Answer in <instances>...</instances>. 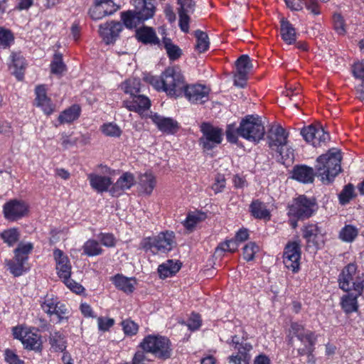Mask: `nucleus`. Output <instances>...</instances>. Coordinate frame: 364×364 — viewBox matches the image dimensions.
<instances>
[{"mask_svg":"<svg viewBox=\"0 0 364 364\" xmlns=\"http://www.w3.org/2000/svg\"><path fill=\"white\" fill-rule=\"evenodd\" d=\"M354 197V188L351 184H348L344 187L339 194V201L344 205L348 203Z\"/></svg>","mask_w":364,"mask_h":364,"instance_id":"5fc2aeb1","label":"nucleus"},{"mask_svg":"<svg viewBox=\"0 0 364 364\" xmlns=\"http://www.w3.org/2000/svg\"><path fill=\"white\" fill-rule=\"evenodd\" d=\"M239 127H237L235 124H229L226 129L227 139L230 143H236L238 139Z\"/></svg>","mask_w":364,"mask_h":364,"instance_id":"4d7b16f0","label":"nucleus"},{"mask_svg":"<svg viewBox=\"0 0 364 364\" xmlns=\"http://www.w3.org/2000/svg\"><path fill=\"white\" fill-rule=\"evenodd\" d=\"M33 249V245L30 242L20 243L15 250L16 259L27 260L28 255Z\"/></svg>","mask_w":364,"mask_h":364,"instance_id":"3c124183","label":"nucleus"},{"mask_svg":"<svg viewBox=\"0 0 364 364\" xmlns=\"http://www.w3.org/2000/svg\"><path fill=\"white\" fill-rule=\"evenodd\" d=\"M341 154L336 149H330L317 159L316 169L324 183H331L341 172Z\"/></svg>","mask_w":364,"mask_h":364,"instance_id":"7ed1b4c3","label":"nucleus"},{"mask_svg":"<svg viewBox=\"0 0 364 364\" xmlns=\"http://www.w3.org/2000/svg\"><path fill=\"white\" fill-rule=\"evenodd\" d=\"M301 256V245L296 241L289 242L285 246L283 252L284 266L293 272H297L300 268Z\"/></svg>","mask_w":364,"mask_h":364,"instance_id":"9b49d317","label":"nucleus"},{"mask_svg":"<svg viewBox=\"0 0 364 364\" xmlns=\"http://www.w3.org/2000/svg\"><path fill=\"white\" fill-rule=\"evenodd\" d=\"M12 63L9 68L12 73L16 77L21 80L23 77V71L25 69V59L19 53H12L11 55Z\"/></svg>","mask_w":364,"mask_h":364,"instance_id":"c9c22d12","label":"nucleus"},{"mask_svg":"<svg viewBox=\"0 0 364 364\" xmlns=\"http://www.w3.org/2000/svg\"><path fill=\"white\" fill-rule=\"evenodd\" d=\"M124 105L129 111L139 113L142 119L149 118V113L146 111L151 107V100L146 96L132 94L131 100L125 101Z\"/></svg>","mask_w":364,"mask_h":364,"instance_id":"ddd939ff","label":"nucleus"},{"mask_svg":"<svg viewBox=\"0 0 364 364\" xmlns=\"http://www.w3.org/2000/svg\"><path fill=\"white\" fill-rule=\"evenodd\" d=\"M195 36L196 38V48L197 50L200 53L206 51L210 44L208 35L201 31H196Z\"/></svg>","mask_w":364,"mask_h":364,"instance_id":"de8ad7c7","label":"nucleus"},{"mask_svg":"<svg viewBox=\"0 0 364 364\" xmlns=\"http://www.w3.org/2000/svg\"><path fill=\"white\" fill-rule=\"evenodd\" d=\"M179 5L178 14L179 16V27L185 33L189 31L190 15L195 10V2L193 0H177Z\"/></svg>","mask_w":364,"mask_h":364,"instance_id":"f3484780","label":"nucleus"},{"mask_svg":"<svg viewBox=\"0 0 364 364\" xmlns=\"http://www.w3.org/2000/svg\"><path fill=\"white\" fill-rule=\"evenodd\" d=\"M140 346L144 351L161 359H167L171 355L170 341L162 336L149 335L143 339Z\"/></svg>","mask_w":364,"mask_h":364,"instance_id":"39448f33","label":"nucleus"},{"mask_svg":"<svg viewBox=\"0 0 364 364\" xmlns=\"http://www.w3.org/2000/svg\"><path fill=\"white\" fill-rule=\"evenodd\" d=\"M87 141L88 137L85 134H79L78 136H75L73 132L71 134L63 132L59 139V144L64 149L75 146L77 142L85 144Z\"/></svg>","mask_w":364,"mask_h":364,"instance_id":"c85d7f7f","label":"nucleus"},{"mask_svg":"<svg viewBox=\"0 0 364 364\" xmlns=\"http://www.w3.org/2000/svg\"><path fill=\"white\" fill-rule=\"evenodd\" d=\"M14 338L21 341L25 348L35 351H41L42 341L40 335L28 328L17 326L13 328Z\"/></svg>","mask_w":364,"mask_h":364,"instance_id":"6e6552de","label":"nucleus"},{"mask_svg":"<svg viewBox=\"0 0 364 364\" xmlns=\"http://www.w3.org/2000/svg\"><path fill=\"white\" fill-rule=\"evenodd\" d=\"M301 134L304 139L314 146L321 145L329 139V134L326 132L321 126L309 125L301 129Z\"/></svg>","mask_w":364,"mask_h":364,"instance_id":"4468645a","label":"nucleus"},{"mask_svg":"<svg viewBox=\"0 0 364 364\" xmlns=\"http://www.w3.org/2000/svg\"><path fill=\"white\" fill-rule=\"evenodd\" d=\"M280 23V32L283 41L289 45H291L295 43L296 38V33L293 25L291 24L290 22L285 18H282Z\"/></svg>","mask_w":364,"mask_h":364,"instance_id":"473e14b6","label":"nucleus"},{"mask_svg":"<svg viewBox=\"0 0 364 364\" xmlns=\"http://www.w3.org/2000/svg\"><path fill=\"white\" fill-rule=\"evenodd\" d=\"M101 132L107 136L119 137L122 134L121 128L115 123H105L100 127Z\"/></svg>","mask_w":364,"mask_h":364,"instance_id":"09e8293b","label":"nucleus"},{"mask_svg":"<svg viewBox=\"0 0 364 364\" xmlns=\"http://www.w3.org/2000/svg\"><path fill=\"white\" fill-rule=\"evenodd\" d=\"M265 133L264 124L258 115H247L240 122L239 134L247 141L258 143Z\"/></svg>","mask_w":364,"mask_h":364,"instance_id":"20e7f679","label":"nucleus"},{"mask_svg":"<svg viewBox=\"0 0 364 364\" xmlns=\"http://www.w3.org/2000/svg\"><path fill=\"white\" fill-rule=\"evenodd\" d=\"M49 343L55 351L63 352L66 348L65 336L60 332H52L49 337Z\"/></svg>","mask_w":364,"mask_h":364,"instance_id":"58836bf2","label":"nucleus"},{"mask_svg":"<svg viewBox=\"0 0 364 364\" xmlns=\"http://www.w3.org/2000/svg\"><path fill=\"white\" fill-rule=\"evenodd\" d=\"M121 88L124 91H139L140 80L137 78L129 79L122 83Z\"/></svg>","mask_w":364,"mask_h":364,"instance_id":"13d9d810","label":"nucleus"},{"mask_svg":"<svg viewBox=\"0 0 364 364\" xmlns=\"http://www.w3.org/2000/svg\"><path fill=\"white\" fill-rule=\"evenodd\" d=\"M156 183V177L151 172H146L139 177V188L144 194L150 195L153 192Z\"/></svg>","mask_w":364,"mask_h":364,"instance_id":"c756f323","label":"nucleus"},{"mask_svg":"<svg viewBox=\"0 0 364 364\" xmlns=\"http://www.w3.org/2000/svg\"><path fill=\"white\" fill-rule=\"evenodd\" d=\"M50 70L51 73L55 75H62L66 71V66L60 53L55 54L50 63Z\"/></svg>","mask_w":364,"mask_h":364,"instance_id":"49530a36","label":"nucleus"},{"mask_svg":"<svg viewBox=\"0 0 364 364\" xmlns=\"http://www.w3.org/2000/svg\"><path fill=\"white\" fill-rule=\"evenodd\" d=\"M291 330L297 338L298 343L295 346L297 348L299 354L309 355L311 353L314 343L313 334L309 331L305 330L301 325L298 323H293L291 325Z\"/></svg>","mask_w":364,"mask_h":364,"instance_id":"9d476101","label":"nucleus"},{"mask_svg":"<svg viewBox=\"0 0 364 364\" xmlns=\"http://www.w3.org/2000/svg\"><path fill=\"white\" fill-rule=\"evenodd\" d=\"M314 170L306 166H299L294 168L292 178L299 182L308 183L313 182Z\"/></svg>","mask_w":364,"mask_h":364,"instance_id":"7c9ffc66","label":"nucleus"},{"mask_svg":"<svg viewBox=\"0 0 364 364\" xmlns=\"http://www.w3.org/2000/svg\"><path fill=\"white\" fill-rule=\"evenodd\" d=\"M200 131L203 135L200 139V144L204 150H211L222 142V129L208 123H203Z\"/></svg>","mask_w":364,"mask_h":364,"instance_id":"1a4fd4ad","label":"nucleus"},{"mask_svg":"<svg viewBox=\"0 0 364 364\" xmlns=\"http://www.w3.org/2000/svg\"><path fill=\"white\" fill-rule=\"evenodd\" d=\"M250 211L252 215L256 218L269 220L270 218L269 211L266 205L258 200L252 203Z\"/></svg>","mask_w":364,"mask_h":364,"instance_id":"ea45409f","label":"nucleus"},{"mask_svg":"<svg viewBox=\"0 0 364 364\" xmlns=\"http://www.w3.org/2000/svg\"><path fill=\"white\" fill-rule=\"evenodd\" d=\"M136 38L144 43L158 44L159 42L154 30L151 27H143L136 31Z\"/></svg>","mask_w":364,"mask_h":364,"instance_id":"4c0bfd02","label":"nucleus"},{"mask_svg":"<svg viewBox=\"0 0 364 364\" xmlns=\"http://www.w3.org/2000/svg\"><path fill=\"white\" fill-rule=\"evenodd\" d=\"M84 253L89 257H94L102 253L100 245L95 240H88L82 246Z\"/></svg>","mask_w":364,"mask_h":364,"instance_id":"a18cd8bd","label":"nucleus"},{"mask_svg":"<svg viewBox=\"0 0 364 364\" xmlns=\"http://www.w3.org/2000/svg\"><path fill=\"white\" fill-rule=\"evenodd\" d=\"M315 211V203L304 196L294 199L289 205L288 215L290 217V224L293 228L297 226V219H306L311 217Z\"/></svg>","mask_w":364,"mask_h":364,"instance_id":"423d86ee","label":"nucleus"},{"mask_svg":"<svg viewBox=\"0 0 364 364\" xmlns=\"http://www.w3.org/2000/svg\"><path fill=\"white\" fill-rule=\"evenodd\" d=\"M149 118L151 119L152 122L162 132L173 134L178 130V123L171 117H166L157 113L150 112Z\"/></svg>","mask_w":364,"mask_h":364,"instance_id":"aec40b11","label":"nucleus"},{"mask_svg":"<svg viewBox=\"0 0 364 364\" xmlns=\"http://www.w3.org/2000/svg\"><path fill=\"white\" fill-rule=\"evenodd\" d=\"M112 280L117 288L126 293L132 292L136 284V280L134 278L126 277L122 274L114 276Z\"/></svg>","mask_w":364,"mask_h":364,"instance_id":"2f4dec72","label":"nucleus"},{"mask_svg":"<svg viewBox=\"0 0 364 364\" xmlns=\"http://www.w3.org/2000/svg\"><path fill=\"white\" fill-rule=\"evenodd\" d=\"M288 133L279 124L273 125L268 133V144L272 149L279 150L280 148H284L288 143Z\"/></svg>","mask_w":364,"mask_h":364,"instance_id":"a211bd4d","label":"nucleus"},{"mask_svg":"<svg viewBox=\"0 0 364 364\" xmlns=\"http://www.w3.org/2000/svg\"><path fill=\"white\" fill-rule=\"evenodd\" d=\"M135 183V178L133 174L126 172L123 173L109 190L113 196H120L124 191L132 188Z\"/></svg>","mask_w":364,"mask_h":364,"instance_id":"b1692460","label":"nucleus"},{"mask_svg":"<svg viewBox=\"0 0 364 364\" xmlns=\"http://www.w3.org/2000/svg\"><path fill=\"white\" fill-rule=\"evenodd\" d=\"M28 205L23 200H11L4 205V214L10 220H18L27 215Z\"/></svg>","mask_w":364,"mask_h":364,"instance_id":"dca6fc26","label":"nucleus"},{"mask_svg":"<svg viewBox=\"0 0 364 364\" xmlns=\"http://www.w3.org/2000/svg\"><path fill=\"white\" fill-rule=\"evenodd\" d=\"M230 344L232 345L235 350H237V354H245V355L247 357V359H250L249 352L252 348V346L250 343L245 341H240L239 338L235 336L232 338L231 343H230Z\"/></svg>","mask_w":364,"mask_h":364,"instance_id":"79ce46f5","label":"nucleus"},{"mask_svg":"<svg viewBox=\"0 0 364 364\" xmlns=\"http://www.w3.org/2000/svg\"><path fill=\"white\" fill-rule=\"evenodd\" d=\"M148 80L157 91H203L205 89L201 84H187L181 71L175 68L166 69L161 78L151 76Z\"/></svg>","mask_w":364,"mask_h":364,"instance_id":"f03ea898","label":"nucleus"},{"mask_svg":"<svg viewBox=\"0 0 364 364\" xmlns=\"http://www.w3.org/2000/svg\"><path fill=\"white\" fill-rule=\"evenodd\" d=\"M134 5L144 20L152 18L155 14L154 0H134Z\"/></svg>","mask_w":364,"mask_h":364,"instance_id":"cd10ccee","label":"nucleus"},{"mask_svg":"<svg viewBox=\"0 0 364 364\" xmlns=\"http://www.w3.org/2000/svg\"><path fill=\"white\" fill-rule=\"evenodd\" d=\"M357 267L354 264H348L339 277V286L346 291L353 289L358 294H348L342 297L341 306L347 314L358 309L357 298L364 291V275L358 274Z\"/></svg>","mask_w":364,"mask_h":364,"instance_id":"f257e3e1","label":"nucleus"},{"mask_svg":"<svg viewBox=\"0 0 364 364\" xmlns=\"http://www.w3.org/2000/svg\"><path fill=\"white\" fill-rule=\"evenodd\" d=\"M141 15L135 11H127L121 14V19L124 25L129 29L136 28L145 20L142 19Z\"/></svg>","mask_w":364,"mask_h":364,"instance_id":"f704fd0d","label":"nucleus"},{"mask_svg":"<svg viewBox=\"0 0 364 364\" xmlns=\"http://www.w3.org/2000/svg\"><path fill=\"white\" fill-rule=\"evenodd\" d=\"M5 360L9 364H23V360H21L18 356L11 350L6 349L4 353Z\"/></svg>","mask_w":364,"mask_h":364,"instance_id":"69168bd1","label":"nucleus"},{"mask_svg":"<svg viewBox=\"0 0 364 364\" xmlns=\"http://www.w3.org/2000/svg\"><path fill=\"white\" fill-rule=\"evenodd\" d=\"M122 327L126 335H135L139 329L138 325L132 320H125L122 322Z\"/></svg>","mask_w":364,"mask_h":364,"instance_id":"bf43d9fd","label":"nucleus"},{"mask_svg":"<svg viewBox=\"0 0 364 364\" xmlns=\"http://www.w3.org/2000/svg\"><path fill=\"white\" fill-rule=\"evenodd\" d=\"M181 268V263L178 261L168 260L160 264L158 272L161 277L166 278L175 274Z\"/></svg>","mask_w":364,"mask_h":364,"instance_id":"e433bc0d","label":"nucleus"},{"mask_svg":"<svg viewBox=\"0 0 364 364\" xmlns=\"http://www.w3.org/2000/svg\"><path fill=\"white\" fill-rule=\"evenodd\" d=\"M201 326V319L198 314H192L187 322V326L191 331L198 330Z\"/></svg>","mask_w":364,"mask_h":364,"instance_id":"680f3d73","label":"nucleus"},{"mask_svg":"<svg viewBox=\"0 0 364 364\" xmlns=\"http://www.w3.org/2000/svg\"><path fill=\"white\" fill-rule=\"evenodd\" d=\"M334 28L338 33L344 34L346 32L344 21L339 14H335L333 17Z\"/></svg>","mask_w":364,"mask_h":364,"instance_id":"0e129e2a","label":"nucleus"},{"mask_svg":"<svg viewBox=\"0 0 364 364\" xmlns=\"http://www.w3.org/2000/svg\"><path fill=\"white\" fill-rule=\"evenodd\" d=\"M3 240L9 246L14 245L18 240V232L15 228L4 230L1 234Z\"/></svg>","mask_w":364,"mask_h":364,"instance_id":"603ef678","label":"nucleus"},{"mask_svg":"<svg viewBox=\"0 0 364 364\" xmlns=\"http://www.w3.org/2000/svg\"><path fill=\"white\" fill-rule=\"evenodd\" d=\"M119 6L112 0H96V3L90 9L89 14L94 20H100L107 16L113 14Z\"/></svg>","mask_w":364,"mask_h":364,"instance_id":"2eb2a0df","label":"nucleus"},{"mask_svg":"<svg viewBox=\"0 0 364 364\" xmlns=\"http://www.w3.org/2000/svg\"><path fill=\"white\" fill-rule=\"evenodd\" d=\"M259 250V247L255 242H249L243 248L244 259L247 261L252 260Z\"/></svg>","mask_w":364,"mask_h":364,"instance_id":"6e6d98bb","label":"nucleus"},{"mask_svg":"<svg viewBox=\"0 0 364 364\" xmlns=\"http://www.w3.org/2000/svg\"><path fill=\"white\" fill-rule=\"evenodd\" d=\"M14 38L12 33L7 29L0 28V47L6 48L14 42Z\"/></svg>","mask_w":364,"mask_h":364,"instance_id":"864d4df0","label":"nucleus"},{"mask_svg":"<svg viewBox=\"0 0 364 364\" xmlns=\"http://www.w3.org/2000/svg\"><path fill=\"white\" fill-rule=\"evenodd\" d=\"M26 261V260L16 259V257L13 261H8L7 265L11 274L16 277L21 275L26 271L24 267Z\"/></svg>","mask_w":364,"mask_h":364,"instance_id":"8fccbe9b","label":"nucleus"},{"mask_svg":"<svg viewBox=\"0 0 364 364\" xmlns=\"http://www.w3.org/2000/svg\"><path fill=\"white\" fill-rule=\"evenodd\" d=\"M235 65L234 85L237 89H244L246 87L248 75L252 70V64L248 55H242L237 60Z\"/></svg>","mask_w":364,"mask_h":364,"instance_id":"f8f14e48","label":"nucleus"},{"mask_svg":"<svg viewBox=\"0 0 364 364\" xmlns=\"http://www.w3.org/2000/svg\"><path fill=\"white\" fill-rule=\"evenodd\" d=\"M90 186L98 193L107 191L112 183L110 177L97 173H90L87 176Z\"/></svg>","mask_w":364,"mask_h":364,"instance_id":"a878e982","label":"nucleus"},{"mask_svg":"<svg viewBox=\"0 0 364 364\" xmlns=\"http://www.w3.org/2000/svg\"><path fill=\"white\" fill-rule=\"evenodd\" d=\"M303 236L306 240L307 247L316 250L324 243L323 234L316 225H308L303 230Z\"/></svg>","mask_w":364,"mask_h":364,"instance_id":"412c9836","label":"nucleus"},{"mask_svg":"<svg viewBox=\"0 0 364 364\" xmlns=\"http://www.w3.org/2000/svg\"><path fill=\"white\" fill-rule=\"evenodd\" d=\"M102 244L107 247H112L115 245V238L112 234L102 233L99 235Z\"/></svg>","mask_w":364,"mask_h":364,"instance_id":"338daca9","label":"nucleus"},{"mask_svg":"<svg viewBox=\"0 0 364 364\" xmlns=\"http://www.w3.org/2000/svg\"><path fill=\"white\" fill-rule=\"evenodd\" d=\"M206 218V215L204 213L202 212H191L188 214L186 220L183 222L184 227L189 231H192L196 225L204 220Z\"/></svg>","mask_w":364,"mask_h":364,"instance_id":"a19ab883","label":"nucleus"},{"mask_svg":"<svg viewBox=\"0 0 364 364\" xmlns=\"http://www.w3.org/2000/svg\"><path fill=\"white\" fill-rule=\"evenodd\" d=\"M42 309L48 315H55L59 319L64 318L67 314L65 306L53 295H46L41 303Z\"/></svg>","mask_w":364,"mask_h":364,"instance_id":"6ab92c4d","label":"nucleus"},{"mask_svg":"<svg viewBox=\"0 0 364 364\" xmlns=\"http://www.w3.org/2000/svg\"><path fill=\"white\" fill-rule=\"evenodd\" d=\"M66 287L76 294H80L84 291L83 287L70 277L62 280Z\"/></svg>","mask_w":364,"mask_h":364,"instance_id":"e2e57ef3","label":"nucleus"},{"mask_svg":"<svg viewBox=\"0 0 364 364\" xmlns=\"http://www.w3.org/2000/svg\"><path fill=\"white\" fill-rule=\"evenodd\" d=\"M250 360L247 359L245 354H232L228 357V361L230 364H246Z\"/></svg>","mask_w":364,"mask_h":364,"instance_id":"774afa93","label":"nucleus"},{"mask_svg":"<svg viewBox=\"0 0 364 364\" xmlns=\"http://www.w3.org/2000/svg\"><path fill=\"white\" fill-rule=\"evenodd\" d=\"M208 92H168V95L171 98H178L184 97L190 102L194 104H202L208 100Z\"/></svg>","mask_w":364,"mask_h":364,"instance_id":"72a5a7b5","label":"nucleus"},{"mask_svg":"<svg viewBox=\"0 0 364 364\" xmlns=\"http://www.w3.org/2000/svg\"><path fill=\"white\" fill-rule=\"evenodd\" d=\"M174 234L173 232H160L157 236L147 238L144 243L146 251L153 254L166 253L171 251L175 245Z\"/></svg>","mask_w":364,"mask_h":364,"instance_id":"0eeeda50","label":"nucleus"},{"mask_svg":"<svg viewBox=\"0 0 364 364\" xmlns=\"http://www.w3.org/2000/svg\"><path fill=\"white\" fill-rule=\"evenodd\" d=\"M123 29V26L119 22H107L100 26V35L103 41L109 44L114 42L119 37Z\"/></svg>","mask_w":364,"mask_h":364,"instance_id":"4be33fe9","label":"nucleus"},{"mask_svg":"<svg viewBox=\"0 0 364 364\" xmlns=\"http://www.w3.org/2000/svg\"><path fill=\"white\" fill-rule=\"evenodd\" d=\"M53 255L56 263L58 276L62 280L70 277L72 266L68 256L60 250H55Z\"/></svg>","mask_w":364,"mask_h":364,"instance_id":"5701e85b","label":"nucleus"},{"mask_svg":"<svg viewBox=\"0 0 364 364\" xmlns=\"http://www.w3.org/2000/svg\"><path fill=\"white\" fill-rule=\"evenodd\" d=\"M34 105L40 108L46 115L52 114L56 109L54 98L51 95H48L47 92H36Z\"/></svg>","mask_w":364,"mask_h":364,"instance_id":"393cba45","label":"nucleus"},{"mask_svg":"<svg viewBox=\"0 0 364 364\" xmlns=\"http://www.w3.org/2000/svg\"><path fill=\"white\" fill-rule=\"evenodd\" d=\"M163 45L171 60L174 61L181 57L182 54L181 50L178 46L173 44L171 39L164 38L163 39Z\"/></svg>","mask_w":364,"mask_h":364,"instance_id":"37998d69","label":"nucleus"},{"mask_svg":"<svg viewBox=\"0 0 364 364\" xmlns=\"http://www.w3.org/2000/svg\"><path fill=\"white\" fill-rule=\"evenodd\" d=\"M353 76L362 82L364 87V60L358 62L353 67Z\"/></svg>","mask_w":364,"mask_h":364,"instance_id":"052dcab7","label":"nucleus"},{"mask_svg":"<svg viewBox=\"0 0 364 364\" xmlns=\"http://www.w3.org/2000/svg\"><path fill=\"white\" fill-rule=\"evenodd\" d=\"M358 230L351 225H345L339 232V238L346 242H352L358 236Z\"/></svg>","mask_w":364,"mask_h":364,"instance_id":"c03bdc74","label":"nucleus"},{"mask_svg":"<svg viewBox=\"0 0 364 364\" xmlns=\"http://www.w3.org/2000/svg\"><path fill=\"white\" fill-rule=\"evenodd\" d=\"M81 113V107L78 105H73L62 111L58 117L59 124H70L78 119Z\"/></svg>","mask_w":364,"mask_h":364,"instance_id":"bb28decb","label":"nucleus"}]
</instances>
